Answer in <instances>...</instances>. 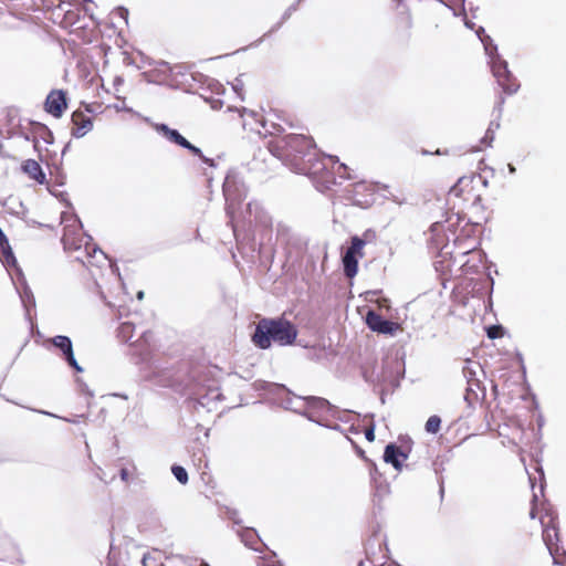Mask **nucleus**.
<instances>
[{
    "label": "nucleus",
    "instance_id": "nucleus-26",
    "mask_svg": "<svg viewBox=\"0 0 566 566\" xmlns=\"http://www.w3.org/2000/svg\"><path fill=\"white\" fill-rule=\"evenodd\" d=\"M494 140V130L489 127L485 132V135L480 140V145L475 146L474 149L480 151L483 150L492 145V142Z\"/></svg>",
    "mask_w": 566,
    "mask_h": 566
},
{
    "label": "nucleus",
    "instance_id": "nucleus-10",
    "mask_svg": "<svg viewBox=\"0 0 566 566\" xmlns=\"http://www.w3.org/2000/svg\"><path fill=\"white\" fill-rule=\"evenodd\" d=\"M92 109L90 106H86L85 109H76L72 114V128L71 133L72 136L76 138H81L85 136L90 130L93 128V122L92 117L87 115V113H91Z\"/></svg>",
    "mask_w": 566,
    "mask_h": 566
},
{
    "label": "nucleus",
    "instance_id": "nucleus-29",
    "mask_svg": "<svg viewBox=\"0 0 566 566\" xmlns=\"http://www.w3.org/2000/svg\"><path fill=\"white\" fill-rule=\"evenodd\" d=\"M171 471L175 475V478L181 483V484H186L188 482V473L187 471L185 470V468L180 467V465H174L171 468Z\"/></svg>",
    "mask_w": 566,
    "mask_h": 566
},
{
    "label": "nucleus",
    "instance_id": "nucleus-28",
    "mask_svg": "<svg viewBox=\"0 0 566 566\" xmlns=\"http://www.w3.org/2000/svg\"><path fill=\"white\" fill-rule=\"evenodd\" d=\"M441 427V419L439 416H431L426 422V430L430 433H437Z\"/></svg>",
    "mask_w": 566,
    "mask_h": 566
},
{
    "label": "nucleus",
    "instance_id": "nucleus-30",
    "mask_svg": "<svg viewBox=\"0 0 566 566\" xmlns=\"http://www.w3.org/2000/svg\"><path fill=\"white\" fill-rule=\"evenodd\" d=\"M135 473H136V468L134 465L132 467V469L123 468L119 471L120 479L125 483H128L133 479Z\"/></svg>",
    "mask_w": 566,
    "mask_h": 566
},
{
    "label": "nucleus",
    "instance_id": "nucleus-33",
    "mask_svg": "<svg viewBox=\"0 0 566 566\" xmlns=\"http://www.w3.org/2000/svg\"><path fill=\"white\" fill-rule=\"evenodd\" d=\"M239 113V116L244 119L245 115H250V116H256L258 114L254 113V112H248L245 108L241 109V111H238Z\"/></svg>",
    "mask_w": 566,
    "mask_h": 566
},
{
    "label": "nucleus",
    "instance_id": "nucleus-11",
    "mask_svg": "<svg viewBox=\"0 0 566 566\" xmlns=\"http://www.w3.org/2000/svg\"><path fill=\"white\" fill-rule=\"evenodd\" d=\"M376 187L367 181H359L353 185L352 196L355 205L367 208L375 201Z\"/></svg>",
    "mask_w": 566,
    "mask_h": 566
},
{
    "label": "nucleus",
    "instance_id": "nucleus-9",
    "mask_svg": "<svg viewBox=\"0 0 566 566\" xmlns=\"http://www.w3.org/2000/svg\"><path fill=\"white\" fill-rule=\"evenodd\" d=\"M365 252L360 248L358 240L350 241L349 247L342 256V263L344 268V274L348 279H353L358 273V259L364 258Z\"/></svg>",
    "mask_w": 566,
    "mask_h": 566
},
{
    "label": "nucleus",
    "instance_id": "nucleus-2",
    "mask_svg": "<svg viewBox=\"0 0 566 566\" xmlns=\"http://www.w3.org/2000/svg\"><path fill=\"white\" fill-rule=\"evenodd\" d=\"M268 150L284 165L295 168L316 148L315 140L306 134H287L273 138L266 144Z\"/></svg>",
    "mask_w": 566,
    "mask_h": 566
},
{
    "label": "nucleus",
    "instance_id": "nucleus-22",
    "mask_svg": "<svg viewBox=\"0 0 566 566\" xmlns=\"http://www.w3.org/2000/svg\"><path fill=\"white\" fill-rule=\"evenodd\" d=\"M376 239H377L376 231L373 229H367L366 231H364V233L360 237H358V235L352 237L350 241L358 240L360 242V248L364 250L366 244L376 242Z\"/></svg>",
    "mask_w": 566,
    "mask_h": 566
},
{
    "label": "nucleus",
    "instance_id": "nucleus-21",
    "mask_svg": "<svg viewBox=\"0 0 566 566\" xmlns=\"http://www.w3.org/2000/svg\"><path fill=\"white\" fill-rule=\"evenodd\" d=\"M497 83L504 92L509 94L515 93L520 87L517 80L511 74V72L499 78Z\"/></svg>",
    "mask_w": 566,
    "mask_h": 566
},
{
    "label": "nucleus",
    "instance_id": "nucleus-7",
    "mask_svg": "<svg viewBox=\"0 0 566 566\" xmlns=\"http://www.w3.org/2000/svg\"><path fill=\"white\" fill-rule=\"evenodd\" d=\"M62 25L70 28V33L75 34L83 42H92L96 33L95 28H88L87 24L82 23L78 9L66 11Z\"/></svg>",
    "mask_w": 566,
    "mask_h": 566
},
{
    "label": "nucleus",
    "instance_id": "nucleus-8",
    "mask_svg": "<svg viewBox=\"0 0 566 566\" xmlns=\"http://www.w3.org/2000/svg\"><path fill=\"white\" fill-rule=\"evenodd\" d=\"M156 130L169 142L188 149L192 155L199 157L205 164L210 167H214L213 159L206 157L198 147L190 144L182 135L179 134L178 130L169 128L166 124L156 125Z\"/></svg>",
    "mask_w": 566,
    "mask_h": 566
},
{
    "label": "nucleus",
    "instance_id": "nucleus-34",
    "mask_svg": "<svg viewBox=\"0 0 566 566\" xmlns=\"http://www.w3.org/2000/svg\"><path fill=\"white\" fill-rule=\"evenodd\" d=\"M142 338H143L146 343L150 342V340L153 339V334H151V332H146V333H144V334H143V336H142Z\"/></svg>",
    "mask_w": 566,
    "mask_h": 566
},
{
    "label": "nucleus",
    "instance_id": "nucleus-16",
    "mask_svg": "<svg viewBox=\"0 0 566 566\" xmlns=\"http://www.w3.org/2000/svg\"><path fill=\"white\" fill-rule=\"evenodd\" d=\"M22 171L40 185L46 184V177L40 164L34 159H27L22 163Z\"/></svg>",
    "mask_w": 566,
    "mask_h": 566
},
{
    "label": "nucleus",
    "instance_id": "nucleus-15",
    "mask_svg": "<svg viewBox=\"0 0 566 566\" xmlns=\"http://www.w3.org/2000/svg\"><path fill=\"white\" fill-rule=\"evenodd\" d=\"M366 323L368 327L378 333H391L394 331V323L387 319H384L381 315L374 311H369L366 315Z\"/></svg>",
    "mask_w": 566,
    "mask_h": 566
},
{
    "label": "nucleus",
    "instance_id": "nucleus-19",
    "mask_svg": "<svg viewBox=\"0 0 566 566\" xmlns=\"http://www.w3.org/2000/svg\"><path fill=\"white\" fill-rule=\"evenodd\" d=\"M241 541L245 544V546L260 551L263 545L256 532L252 528H245L240 533Z\"/></svg>",
    "mask_w": 566,
    "mask_h": 566
},
{
    "label": "nucleus",
    "instance_id": "nucleus-35",
    "mask_svg": "<svg viewBox=\"0 0 566 566\" xmlns=\"http://www.w3.org/2000/svg\"><path fill=\"white\" fill-rule=\"evenodd\" d=\"M356 449H357L358 454H359L363 459H366V457H365V451H364L363 449L358 448V447H356Z\"/></svg>",
    "mask_w": 566,
    "mask_h": 566
},
{
    "label": "nucleus",
    "instance_id": "nucleus-36",
    "mask_svg": "<svg viewBox=\"0 0 566 566\" xmlns=\"http://www.w3.org/2000/svg\"><path fill=\"white\" fill-rule=\"evenodd\" d=\"M285 123H286V125H287L290 128H293V127L295 126V124L293 123V120L285 119Z\"/></svg>",
    "mask_w": 566,
    "mask_h": 566
},
{
    "label": "nucleus",
    "instance_id": "nucleus-1",
    "mask_svg": "<svg viewBox=\"0 0 566 566\" xmlns=\"http://www.w3.org/2000/svg\"><path fill=\"white\" fill-rule=\"evenodd\" d=\"M63 235L62 243L64 250L70 252L81 251L83 254L77 256L83 264L87 266H98L106 260L105 253L92 242V238L82 230L81 221L67 213L62 214Z\"/></svg>",
    "mask_w": 566,
    "mask_h": 566
},
{
    "label": "nucleus",
    "instance_id": "nucleus-13",
    "mask_svg": "<svg viewBox=\"0 0 566 566\" xmlns=\"http://www.w3.org/2000/svg\"><path fill=\"white\" fill-rule=\"evenodd\" d=\"M49 342L56 348H59L63 355V358L67 361V364L77 373H82V367L77 364L74 353L73 345L71 339L64 335H57L51 338Z\"/></svg>",
    "mask_w": 566,
    "mask_h": 566
},
{
    "label": "nucleus",
    "instance_id": "nucleus-14",
    "mask_svg": "<svg viewBox=\"0 0 566 566\" xmlns=\"http://www.w3.org/2000/svg\"><path fill=\"white\" fill-rule=\"evenodd\" d=\"M223 195L226 197V201H227V213L230 216V223H231V227L233 229V232L235 233V227L233 224V213H234V210L237 208L240 207L241 202H242V197L239 192V190L237 189L235 185L232 182H229V181H226L224 185H223Z\"/></svg>",
    "mask_w": 566,
    "mask_h": 566
},
{
    "label": "nucleus",
    "instance_id": "nucleus-27",
    "mask_svg": "<svg viewBox=\"0 0 566 566\" xmlns=\"http://www.w3.org/2000/svg\"><path fill=\"white\" fill-rule=\"evenodd\" d=\"M256 564L259 566H282L273 553L258 556Z\"/></svg>",
    "mask_w": 566,
    "mask_h": 566
},
{
    "label": "nucleus",
    "instance_id": "nucleus-6",
    "mask_svg": "<svg viewBox=\"0 0 566 566\" xmlns=\"http://www.w3.org/2000/svg\"><path fill=\"white\" fill-rule=\"evenodd\" d=\"M292 170L296 174L308 176L315 182L321 184L325 188L335 184L333 172L328 170L326 160L316 153V148Z\"/></svg>",
    "mask_w": 566,
    "mask_h": 566
},
{
    "label": "nucleus",
    "instance_id": "nucleus-12",
    "mask_svg": "<svg viewBox=\"0 0 566 566\" xmlns=\"http://www.w3.org/2000/svg\"><path fill=\"white\" fill-rule=\"evenodd\" d=\"M67 107L66 94L62 90H53L46 96L44 108L52 116L59 118Z\"/></svg>",
    "mask_w": 566,
    "mask_h": 566
},
{
    "label": "nucleus",
    "instance_id": "nucleus-32",
    "mask_svg": "<svg viewBox=\"0 0 566 566\" xmlns=\"http://www.w3.org/2000/svg\"><path fill=\"white\" fill-rule=\"evenodd\" d=\"M364 433H365V438L369 442H373L375 440V427H374V424H370L369 427H367L365 429Z\"/></svg>",
    "mask_w": 566,
    "mask_h": 566
},
{
    "label": "nucleus",
    "instance_id": "nucleus-3",
    "mask_svg": "<svg viewBox=\"0 0 566 566\" xmlns=\"http://www.w3.org/2000/svg\"><path fill=\"white\" fill-rule=\"evenodd\" d=\"M297 336L296 327L287 319L284 318H262L253 334L254 344L266 349L271 346L272 342L280 345H292Z\"/></svg>",
    "mask_w": 566,
    "mask_h": 566
},
{
    "label": "nucleus",
    "instance_id": "nucleus-25",
    "mask_svg": "<svg viewBox=\"0 0 566 566\" xmlns=\"http://www.w3.org/2000/svg\"><path fill=\"white\" fill-rule=\"evenodd\" d=\"M306 403L308 407L317 408V409H328L329 408L328 400H326L325 398H322V397H314V396L307 397Z\"/></svg>",
    "mask_w": 566,
    "mask_h": 566
},
{
    "label": "nucleus",
    "instance_id": "nucleus-4",
    "mask_svg": "<svg viewBox=\"0 0 566 566\" xmlns=\"http://www.w3.org/2000/svg\"><path fill=\"white\" fill-rule=\"evenodd\" d=\"M532 509L530 512V516L532 518L538 517L543 527V541L549 552L551 555H555L558 553V526H557V516L552 511V509L546 507L543 503L541 504V509L537 506V496L534 495L532 500Z\"/></svg>",
    "mask_w": 566,
    "mask_h": 566
},
{
    "label": "nucleus",
    "instance_id": "nucleus-17",
    "mask_svg": "<svg viewBox=\"0 0 566 566\" xmlns=\"http://www.w3.org/2000/svg\"><path fill=\"white\" fill-rule=\"evenodd\" d=\"M412 19L410 14H402L395 21V32L401 42H408L411 38Z\"/></svg>",
    "mask_w": 566,
    "mask_h": 566
},
{
    "label": "nucleus",
    "instance_id": "nucleus-31",
    "mask_svg": "<svg viewBox=\"0 0 566 566\" xmlns=\"http://www.w3.org/2000/svg\"><path fill=\"white\" fill-rule=\"evenodd\" d=\"M503 335V331L501 326H491L488 328V336L491 339L499 338Z\"/></svg>",
    "mask_w": 566,
    "mask_h": 566
},
{
    "label": "nucleus",
    "instance_id": "nucleus-23",
    "mask_svg": "<svg viewBox=\"0 0 566 566\" xmlns=\"http://www.w3.org/2000/svg\"><path fill=\"white\" fill-rule=\"evenodd\" d=\"M135 326L133 323L124 322L118 327V337L123 342H128L134 335Z\"/></svg>",
    "mask_w": 566,
    "mask_h": 566
},
{
    "label": "nucleus",
    "instance_id": "nucleus-24",
    "mask_svg": "<svg viewBox=\"0 0 566 566\" xmlns=\"http://www.w3.org/2000/svg\"><path fill=\"white\" fill-rule=\"evenodd\" d=\"M492 72H493V75L495 76L496 81L499 78H501L502 76L506 75L507 73H510L506 62L500 61V60L493 62Z\"/></svg>",
    "mask_w": 566,
    "mask_h": 566
},
{
    "label": "nucleus",
    "instance_id": "nucleus-37",
    "mask_svg": "<svg viewBox=\"0 0 566 566\" xmlns=\"http://www.w3.org/2000/svg\"><path fill=\"white\" fill-rule=\"evenodd\" d=\"M441 226L439 223H434L432 227H431V231H437L438 229H440Z\"/></svg>",
    "mask_w": 566,
    "mask_h": 566
},
{
    "label": "nucleus",
    "instance_id": "nucleus-20",
    "mask_svg": "<svg viewBox=\"0 0 566 566\" xmlns=\"http://www.w3.org/2000/svg\"><path fill=\"white\" fill-rule=\"evenodd\" d=\"M262 130H259V134L263 137L266 136H275V138L281 137L280 135L284 132L282 125L271 122L269 119H261Z\"/></svg>",
    "mask_w": 566,
    "mask_h": 566
},
{
    "label": "nucleus",
    "instance_id": "nucleus-5",
    "mask_svg": "<svg viewBox=\"0 0 566 566\" xmlns=\"http://www.w3.org/2000/svg\"><path fill=\"white\" fill-rule=\"evenodd\" d=\"M486 186L481 175L472 174L459 178L458 182L450 189L449 195L459 199L463 207L478 206L482 200V190Z\"/></svg>",
    "mask_w": 566,
    "mask_h": 566
},
{
    "label": "nucleus",
    "instance_id": "nucleus-18",
    "mask_svg": "<svg viewBox=\"0 0 566 566\" xmlns=\"http://www.w3.org/2000/svg\"><path fill=\"white\" fill-rule=\"evenodd\" d=\"M407 459V454H405L399 447L394 443H390L386 447L384 452V461L394 465L395 469H401V461Z\"/></svg>",
    "mask_w": 566,
    "mask_h": 566
}]
</instances>
